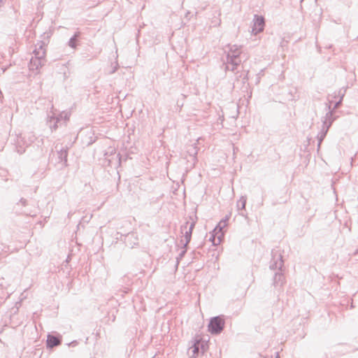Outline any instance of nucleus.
Segmentation results:
<instances>
[{
    "label": "nucleus",
    "instance_id": "nucleus-1",
    "mask_svg": "<svg viewBox=\"0 0 358 358\" xmlns=\"http://www.w3.org/2000/svg\"><path fill=\"white\" fill-rule=\"evenodd\" d=\"M272 258L270 262L269 268L271 270H278L273 277V285L275 287H282L285 282V276L282 271L284 261L280 250L275 248L271 252Z\"/></svg>",
    "mask_w": 358,
    "mask_h": 358
},
{
    "label": "nucleus",
    "instance_id": "nucleus-2",
    "mask_svg": "<svg viewBox=\"0 0 358 358\" xmlns=\"http://www.w3.org/2000/svg\"><path fill=\"white\" fill-rule=\"evenodd\" d=\"M332 112L329 111L326 114V116L324 117V120H323L322 127L321 131L317 134V150L320 148V145L323 140L324 139L330 127L332 124V122H334V119L332 118Z\"/></svg>",
    "mask_w": 358,
    "mask_h": 358
},
{
    "label": "nucleus",
    "instance_id": "nucleus-3",
    "mask_svg": "<svg viewBox=\"0 0 358 358\" xmlns=\"http://www.w3.org/2000/svg\"><path fill=\"white\" fill-rule=\"evenodd\" d=\"M198 148L196 143L188 145L185 153L182 154L184 158L187 160L188 165L187 168L192 169L194 167L197 158Z\"/></svg>",
    "mask_w": 358,
    "mask_h": 358
},
{
    "label": "nucleus",
    "instance_id": "nucleus-4",
    "mask_svg": "<svg viewBox=\"0 0 358 358\" xmlns=\"http://www.w3.org/2000/svg\"><path fill=\"white\" fill-rule=\"evenodd\" d=\"M55 148L58 159V169H62L67 166L68 149L59 144H57Z\"/></svg>",
    "mask_w": 358,
    "mask_h": 358
},
{
    "label": "nucleus",
    "instance_id": "nucleus-5",
    "mask_svg": "<svg viewBox=\"0 0 358 358\" xmlns=\"http://www.w3.org/2000/svg\"><path fill=\"white\" fill-rule=\"evenodd\" d=\"M224 327V320L221 316H216L210 319L208 324V331L212 334H219Z\"/></svg>",
    "mask_w": 358,
    "mask_h": 358
},
{
    "label": "nucleus",
    "instance_id": "nucleus-6",
    "mask_svg": "<svg viewBox=\"0 0 358 358\" xmlns=\"http://www.w3.org/2000/svg\"><path fill=\"white\" fill-rule=\"evenodd\" d=\"M188 224H189V222H187L184 225H182L181 228H180L181 233L185 234H184L185 240H183L182 238L180 240L181 243L184 244L185 248H187L188 243L191 241L192 234L193 229L195 226V223L192 222L189 227H188Z\"/></svg>",
    "mask_w": 358,
    "mask_h": 358
},
{
    "label": "nucleus",
    "instance_id": "nucleus-7",
    "mask_svg": "<svg viewBox=\"0 0 358 358\" xmlns=\"http://www.w3.org/2000/svg\"><path fill=\"white\" fill-rule=\"evenodd\" d=\"M265 26L264 17L262 15H255L252 33L255 35L264 31Z\"/></svg>",
    "mask_w": 358,
    "mask_h": 358
},
{
    "label": "nucleus",
    "instance_id": "nucleus-8",
    "mask_svg": "<svg viewBox=\"0 0 358 358\" xmlns=\"http://www.w3.org/2000/svg\"><path fill=\"white\" fill-rule=\"evenodd\" d=\"M33 54L34 55V56L33 57L34 58L40 59L42 60H46V49L45 48V44L41 41L38 43L36 45L35 50L33 51Z\"/></svg>",
    "mask_w": 358,
    "mask_h": 358
},
{
    "label": "nucleus",
    "instance_id": "nucleus-9",
    "mask_svg": "<svg viewBox=\"0 0 358 358\" xmlns=\"http://www.w3.org/2000/svg\"><path fill=\"white\" fill-rule=\"evenodd\" d=\"M125 245L129 248H134L138 245V238L136 233H129L124 238Z\"/></svg>",
    "mask_w": 358,
    "mask_h": 358
},
{
    "label": "nucleus",
    "instance_id": "nucleus-10",
    "mask_svg": "<svg viewBox=\"0 0 358 358\" xmlns=\"http://www.w3.org/2000/svg\"><path fill=\"white\" fill-rule=\"evenodd\" d=\"M199 350L200 340H195L187 350V355L189 358H196L199 353Z\"/></svg>",
    "mask_w": 358,
    "mask_h": 358
},
{
    "label": "nucleus",
    "instance_id": "nucleus-11",
    "mask_svg": "<svg viewBox=\"0 0 358 358\" xmlns=\"http://www.w3.org/2000/svg\"><path fill=\"white\" fill-rule=\"evenodd\" d=\"M62 343V338L49 334L47 338L46 345L49 348L58 346Z\"/></svg>",
    "mask_w": 358,
    "mask_h": 358
},
{
    "label": "nucleus",
    "instance_id": "nucleus-12",
    "mask_svg": "<svg viewBox=\"0 0 358 358\" xmlns=\"http://www.w3.org/2000/svg\"><path fill=\"white\" fill-rule=\"evenodd\" d=\"M46 60L31 57L29 62V68L31 70H38L39 68L45 65Z\"/></svg>",
    "mask_w": 358,
    "mask_h": 358
},
{
    "label": "nucleus",
    "instance_id": "nucleus-13",
    "mask_svg": "<svg viewBox=\"0 0 358 358\" xmlns=\"http://www.w3.org/2000/svg\"><path fill=\"white\" fill-rule=\"evenodd\" d=\"M229 50L227 53V56H232L233 55H236V57H240V55L241 54V46H238L236 45H229Z\"/></svg>",
    "mask_w": 358,
    "mask_h": 358
},
{
    "label": "nucleus",
    "instance_id": "nucleus-14",
    "mask_svg": "<svg viewBox=\"0 0 358 358\" xmlns=\"http://www.w3.org/2000/svg\"><path fill=\"white\" fill-rule=\"evenodd\" d=\"M241 62V59L240 57H236V55H233L232 56L227 55V64L229 65L238 66Z\"/></svg>",
    "mask_w": 358,
    "mask_h": 358
},
{
    "label": "nucleus",
    "instance_id": "nucleus-15",
    "mask_svg": "<svg viewBox=\"0 0 358 358\" xmlns=\"http://www.w3.org/2000/svg\"><path fill=\"white\" fill-rule=\"evenodd\" d=\"M59 121H60V118L55 117L54 115H52V116L50 117L48 123H49L50 128L51 129L52 131H55L57 129V127H58L57 123Z\"/></svg>",
    "mask_w": 358,
    "mask_h": 358
},
{
    "label": "nucleus",
    "instance_id": "nucleus-16",
    "mask_svg": "<svg viewBox=\"0 0 358 358\" xmlns=\"http://www.w3.org/2000/svg\"><path fill=\"white\" fill-rule=\"evenodd\" d=\"M80 33L79 31L76 32L75 34L70 38L68 44L71 48H76L77 46V41L80 37Z\"/></svg>",
    "mask_w": 358,
    "mask_h": 358
},
{
    "label": "nucleus",
    "instance_id": "nucleus-17",
    "mask_svg": "<svg viewBox=\"0 0 358 358\" xmlns=\"http://www.w3.org/2000/svg\"><path fill=\"white\" fill-rule=\"evenodd\" d=\"M246 201H247V198L245 196H242L240 198V199L237 201V204H236L238 210H245V205H246Z\"/></svg>",
    "mask_w": 358,
    "mask_h": 358
},
{
    "label": "nucleus",
    "instance_id": "nucleus-18",
    "mask_svg": "<svg viewBox=\"0 0 358 358\" xmlns=\"http://www.w3.org/2000/svg\"><path fill=\"white\" fill-rule=\"evenodd\" d=\"M229 217L226 216L225 219L221 220L217 227L215 229V230H217L219 228V231H221L222 229L227 226V222L228 221Z\"/></svg>",
    "mask_w": 358,
    "mask_h": 358
},
{
    "label": "nucleus",
    "instance_id": "nucleus-19",
    "mask_svg": "<svg viewBox=\"0 0 358 358\" xmlns=\"http://www.w3.org/2000/svg\"><path fill=\"white\" fill-rule=\"evenodd\" d=\"M187 252L186 248L183 246L182 251L178 255V257H177L178 262L179 260L182 259V258L185 256V253Z\"/></svg>",
    "mask_w": 358,
    "mask_h": 358
},
{
    "label": "nucleus",
    "instance_id": "nucleus-20",
    "mask_svg": "<svg viewBox=\"0 0 358 358\" xmlns=\"http://www.w3.org/2000/svg\"><path fill=\"white\" fill-rule=\"evenodd\" d=\"M237 66H238L226 64L225 71H231L232 72H234L236 71V69H237Z\"/></svg>",
    "mask_w": 358,
    "mask_h": 358
},
{
    "label": "nucleus",
    "instance_id": "nucleus-21",
    "mask_svg": "<svg viewBox=\"0 0 358 358\" xmlns=\"http://www.w3.org/2000/svg\"><path fill=\"white\" fill-rule=\"evenodd\" d=\"M57 117H59L60 120L62 119H64V120H67L69 118L68 113H62L59 114Z\"/></svg>",
    "mask_w": 358,
    "mask_h": 358
},
{
    "label": "nucleus",
    "instance_id": "nucleus-22",
    "mask_svg": "<svg viewBox=\"0 0 358 358\" xmlns=\"http://www.w3.org/2000/svg\"><path fill=\"white\" fill-rule=\"evenodd\" d=\"M17 148V152L19 153V154H22L25 152V149L22 148V147H16Z\"/></svg>",
    "mask_w": 358,
    "mask_h": 358
},
{
    "label": "nucleus",
    "instance_id": "nucleus-23",
    "mask_svg": "<svg viewBox=\"0 0 358 358\" xmlns=\"http://www.w3.org/2000/svg\"><path fill=\"white\" fill-rule=\"evenodd\" d=\"M200 348L201 349L202 353H203L206 350V345L203 343L200 342Z\"/></svg>",
    "mask_w": 358,
    "mask_h": 358
},
{
    "label": "nucleus",
    "instance_id": "nucleus-24",
    "mask_svg": "<svg viewBox=\"0 0 358 358\" xmlns=\"http://www.w3.org/2000/svg\"><path fill=\"white\" fill-rule=\"evenodd\" d=\"M20 203L23 206H27V200L25 199H23L22 198L20 200Z\"/></svg>",
    "mask_w": 358,
    "mask_h": 358
},
{
    "label": "nucleus",
    "instance_id": "nucleus-25",
    "mask_svg": "<svg viewBox=\"0 0 358 358\" xmlns=\"http://www.w3.org/2000/svg\"><path fill=\"white\" fill-rule=\"evenodd\" d=\"M341 104V99H340L338 101H337L336 103H335V106H334V108H337L340 106V105Z\"/></svg>",
    "mask_w": 358,
    "mask_h": 358
},
{
    "label": "nucleus",
    "instance_id": "nucleus-26",
    "mask_svg": "<svg viewBox=\"0 0 358 358\" xmlns=\"http://www.w3.org/2000/svg\"><path fill=\"white\" fill-rule=\"evenodd\" d=\"M220 242V237L219 236L218 237V243L217 244ZM213 245H217V243H215V238L213 239Z\"/></svg>",
    "mask_w": 358,
    "mask_h": 358
},
{
    "label": "nucleus",
    "instance_id": "nucleus-27",
    "mask_svg": "<svg viewBox=\"0 0 358 358\" xmlns=\"http://www.w3.org/2000/svg\"><path fill=\"white\" fill-rule=\"evenodd\" d=\"M4 5V1L0 0V7Z\"/></svg>",
    "mask_w": 358,
    "mask_h": 358
},
{
    "label": "nucleus",
    "instance_id": "nucleus-28",
    "mask_svg": "<svg viewBox=\"0 0 358 358\" xmlns=\"http://www.w3.org/2000/svg\"><path fill=\"white\" fill-rule=\"evenodd\" d=\"M55 155V153H53V154H52V157H51V159H50V160H51L52 162L53 161V158H54Z\"/></svg>",
    "mask_w": 358,
    "mask_h": 358
},
{
    "label": "nucleus",
    "instance_id": "nucleus-29",
    "mask_svg": "<svg viewBox=\"0 0 358 358\" xmlns=\"http://www.w3.org/2000/svg\"><path fill=\"white\" fill-rule=\"evenodd\" d=\"M275 358H280V355H279V353H278V352H277L276 356H275Z\"/></svg>",
    "mask_w": 358,
    "mask_h": 358
},
{
    "label": "nucleus",
    "instance_id": "nucleus-30",
    "mask_svg": "<svg viewBox=\"0 0 358 358\" xmlns=\"http://www.w3.org/2000/svg\"><path fill=\"white\" fill-rule=\"evenodd\" d=\"M71 344H72V345L76 344V341L71 342Z\"/></svg>",
    "mask_w": 358,
    "mask_h": 358
},
{
    "label": "nucleus",
    "instance_id": "nucleus-31",
    "mask_svg": "<svg viewBox=\"0 0 358 358\" xmlns=\"http://www.w3.org/2000/svg\"><path fill=\"white\" fill-rule=\"evenodd\" d=\"M152 358H155V357H152Z\"/></svg>",
    "mask_w": 358,
    "mask_h": 358
}]
</instances>
